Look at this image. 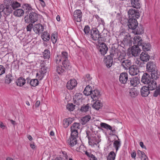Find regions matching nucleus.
Instances as JSON below:
<instances>
[{
	"mask_svg": "<svg viewBox=\"0 0 160 160\" xmlns=\"http://www.w3.org/2000/svg\"><path fill=\"white\" fill-rule=\"evenodd\" d=\"M130 18H138L140 17V14L137 10L135 9L131 8L128 12Z\"/></svg>",
	"mask_w": 160,
	"mask_h": 160,
	"instance_id": "10",
	"label": "nucleus"
},
{
	"mask_svg": "<svg viewBox=\"0 0 160 160\" xmlns=\"http://www.w3.org/2000/svg\"><path fill=\"white\" fill-rule=\"evenodd\" d=\"M116 154L113 151L111 152L108 156V160H114L115 158Z\"/></svg>",
	"mask_w": 160,
	"mask_h": 160,
	"instance_id": "42",
	"label": "nucleus"
},
{
	"mask_svg": "<svg viewBox=\"0 0 160 160\" xmlns=\"http://www.w3.org/2000/svg\"><path fill=\"white\" fill-rule=\"evenodd\" d=\"M25 83V80L22 77H20L16 81L17 84L18 86H22Z\"/></svg>",
	"mask_w": 160,
	"mask_h": 160,
	"instance_id": "37",
	"label": "nucleus"
},
{
	"mask_svg": "<svg viewBox=\"0 0 160 160\" xmlns=\"http://www.w3.org/2000/svg\"><path fill=\"white\" fill-rule=\"evenodd\" d=\"M73 100L74 103L77 105H80L82 100V95L80 93H76L74 96Z\"/></svg>",
	"mask_w": 160,
	"mask_h": 160,
	"instance_id": "11",
	"label": "nucleus"
},
{
	"mask_svg": "<svg viewBox=\"0 0 160 160\" xmlns=\"http://www.w3.org/2000/svg\"><path fill=\"white\" fill-rule=\"evenodd\" d=\"M134 32L137 34H141L144 32V29L142 26H140L138 27H137L135 29Z\"/></svg>",
	"mask_w": 160,
	"mask_h": 160,
	"instance_id": "33",
	"label": "nucleus"
},
{
	"mask_svg": "<svg viewBox=\"0 0 160 160\" xmlns=\"http://www.w3.org/2000/svg\"><path fill=\"white\" fill-rule=\"evenodd\" d=\"M138 92L135 88H132L129 90V95L132 97H135L138 95Z\"/></svg>",
	"mask_w": 160,
	"mask_h": 160,
	"instance_id": "36",
	"label": "nucleus"
},
{
	"mask_svg": "<svg viewBox=\"0 0 160 160\" xmlns=\"http://www.w3.org/2000/svg\"><path fill=\"white\" fill-rule=\"evenodd\" d=\"M148 86L147 87L150 90H153L157 88V83L156 81L152 80L148 84Z\"/></svg>",
	"mask_w": 160,
	"mask_h": 160,
	"instance_id": "26",
	"label": "nucleus"
},
{
	"mask_svg": "<svg viewBox=\"0 0 160 160\" xmlns=\"http://www.w3.org/2000/svg\"><path fill=\"white\" fill-rule=\"evenodd\" d=\"M90 30V28L88 26H86L84 29V31L86 34H88Z\"/></svg>",
	"mask_w": 160,
	"mask_h": 160,
	"instance_id": "60",
	"label": "nucleus"
},
{
	"mask_svg": "<svg viewBox=\"0 0 160 160\" xmlns=\"http://www.w3.org/2000/svg\"><path fill=\"white\" fill-rule=\"evenodd\" d=\"M132 6L135 8H139L141 7L139 0H131Z\"/></svg>",
	"mask_w": 160,
	"mask_h": 160,
	"instance_id": "27",
	"label": "nucleus"
},
{
	"mask_svg": "<svg viewBox=\"0 0 160 160\" xmlns=\"http://www.w3.org/2000/svg\"><path fill=\"white\" fill-rule=\"evenodd\" d=\"M138 25L137 21L135 18H130L128 20V25L130 29L134 30L137 27Z\"/></svg>",
	"mask_w": 160,
	"mask_h": 160,
	"instance_id": "8",
	"label": "nucleus"
},
{
	"mask_svg": "<svg viewBox=\"0 0 160 160\" xmlns=\"http://www.w3.org/2000/svg\"><path fill=\"white\" fill-rule=\"evenodd\" d=\"M47 68L45 66H42L40 70L39 71L41 73H42L44 74H45L47 72Z\"/></svg>",
	"mask_w": 160,
	"mask_h": 160,
	"instance_id": "57",
	"label": "nucleus"
},
{
	"mask_svg": "<svg viewBox=\"0 0 160 160\" xmlns=\"http://www.w3.org/2000/svg\"><path fill=\"white\" fill-rule=\"evenodd\" d=\"M91 118L90 115H86L82 118L80 122L82 124L84 125L90 120Z\"/></svg>",
	"mask_w": 160,
	"mask_h": 160,
	"instance_id": "38",
	"label": "nucleus"
},
{
	"mask_svg": "<svg viewBox=\"0 0 160 160\" xmlns=\"http://www.w3.org/2000/svg\"><path fill=\"white\" fill-rule=\"evenodd\" d=\"M10 0H5V3H6V2H7L5 7L2 4H0V5L2 6V11H3L4 14L7 15H8L11 13L13 10L11 6V4L10 3Z\"/></svg>",
	"mask_w": 160,
	"mask_h": 160,
	"instance_id": "5",
	"label": "nucleus"
},
{
	"mask_svg": "<svg viewBox=\"0 0 160 160\" xmlns=\"http://www.w3.org/2000/svg\"><path fill=\"white\" fill-rule=\"evenodd\" d=\"M92 91L91 87L88 86L85 88L83 91V93L86 96L91 95Z\"/></svg>",
	"mask_w": 160,
	"mask_h": 160,
	"instance_id": "34",
	"label": "nucleus"
},
{
	"mask_svg": "<svg viewBox=\"0 0 160 160\" xmlns=\"http://www.w3.org/2000/svg\"><path fill=\"white\" fill-rule=\"evenodd\" d=\"M5 69L3 66L0 65V75L4 73L5 72Z\"/></svg>",
	"mask_w": 160,
	"mask_h": 160,
	"instance_id": "58",
	"label": "nucleus"
},
{
	"mask_svg": "<svg viewBox=\"0 0 160 160\" xmlns=\"http://www.w3.org/2000/svg\"><path fill=\"white\" fill-rule=\"evenodd\" d=\"M50 54L49 50H45L43 52V57L44 59H48L50 57Z\"/></svg>",
	"mask_w": 160,
	"mask_h": 160,
	"instance_id": "44",
	"label": "nucleus"
},
{
	"mask_svg": "<svg viewBox=\"0 0 160 160\" xmlns=\"http://www.w3.org/2000/svg\"><path fill=\"white\" fill-rule=\"evenodd\" d=\"M89 139V143H91V144H93L97 145V144H98L101 141V139H100V137L98 136L97 137H92V139L90 140Z\"/></svg>",
	"mask_w": 160,
	"mask_h": 160,
	"instance_id": "25",
	"label": "nucleus"
},
{
	"mask_svg": "<svg viewBox=\"0 0 160 160\" xmlns=\"http://www.w3.org/2000/svg\"><path fill=\"white\" fill-rule=\"evenodd\" d=\"M151 78L149 74L145 73L142 77L141 81L144 84H148L151 81Z\"/></svg>",
	"mask_w": 160,
	"mask_h": 160,
	"instance_id": "23",
	"label": "nucleus"
},
{
	"mask_svg": "<svg viewBox=\"0 0 160 160\" xmlns=\"http://www.w3.org/2000/svg\"><path fill=\"white\" fill-rule=\"evenodd\" d=\"M23 8L25 10V12L26 13H28L31 10L32 8L30 5L28 4H25L23 6Z\"/></svg>",
	"mask_w": 160,
	"mask_h": 160,
	"instance_id": "48",
	"label": "nucleus"
},
{
	"mask_svg": "<svg viewBox=\"0 0 160 160\" xmlns=\"http://www.w3.org/2000/svg\"><path fill=\"white\" fill-rule=\"evenodd\" d=\"M146 68L147 71L150 72L157 69L155 64L151 61L147 63Z\"/></svg>",
	"mask_w": 160,
	"mask_h": 160,
	"instance_id": "18",
	"label": "nucleus"
},
{
	"mask_svg": "<svg viewBox=\"0 0 160 160\" xmlns=\"http://www.w3.org/2000/svg\"><path fill=\"white\" fill-rule=\"evenodd\" d=\"M139 145L140 146L143 148H144L145 149H146V147L144 145L143 142H140L139 143Z\"/></svg>",
	"mask_w": 160,
	"mask_h": 160,
	"instance_id": "63",
	"label": "nucleus"
},
{
	"mask_svg": "<svg viewBox=\"0 0 160 160\" xmlns=\"http://www.w3.org/2000/svg\"><path fill=\"white\" fill-rule=\"evenodd\" d=\"M91 78H92L90 77V75L87 74L86 75L85 80L88 82H90V81Z\"/></svg>",
	"mask_w": 160,
	"mask_h": 160,
	"instance_id": "61",
	"label": "nucleus"
},
{
	"mask_svg": "<svg viewBox=\"0 0 160 160\" xmlns=\"http://www.w3.org/2000/svg\"><path fill=\"white\" fill-rule=\"evenodd\" d=\"M134 45L132 46L130 51V53L132 56L134 57L138 56L140 54L141 50L137 44H134Z\"/></svg>",
	"mask_w": 160,
	"mask_h": 160,
	"instance_id": "7",
	"label": "nucleus"
},
{
	"mask_svg": "<svg viewBox=\"0 0 160 160\" xmlns=\"http://www.w3.org/2000/svg\"><path fill=\"white\" fill-rule=\"evenodd\" d=\"M56 71L59 74H62L65 72V70L62 68V66L57 67Z\"/></svg>",
	"mask_w": 160,
	"mask_h": 160,
	"instance_id": "45",
	"label": "nucleus"
},
{
	"mask_svg": "<svg viewBox=\"0 0 160 160\" xmlns=\"http://www.w3.org/2000/svg\"><path fill=\"white\" fill-rule=\"evenodd\" d=\"M102 106V103L99 100H97L92 105V107L97 110H99Z\"/></svg>",
	"mask_w": 160,
	"mask_h": 160,
	"instance_id": "30",
	"label": "nucleus"
},
{
	"mask_svg": "<svg viewBox=\"0 0 160 160\" xmlns=\"http://www.w3.org/2000/svg\"><path fill=\"white\" fill-rule=\"evenodd\" d=\"M75 105H73L72 103H69L67 105V109L69 111H72L74 109Z\"/></svg>",
	"mask_w": 160,
	"mask_h": 160,
	"instance_id": "51",
	"label": "nucleus"
},
{
	"mask_svg": "<svg viewBox=\"0 0 160 160\" xmlns=\"http://www.w3.org/2000/svg\"><path fill=\"white\" fill-rule=\"evenodd\" d=\"M33 29L35 33L40 34L43 31L44 28L41 24L38 23L34 24Z\"/></svg>",
	"mask_w": 160,
	"mask_h": 160,
	"instance_id": "13",
	"label": "nucleus"
},
{
	"mask_svg": "<svg viewBox=\"0 0 160 160\" xmlns=\"http://www.w3.org/2000/svg\"><path fill=\"white\" fill-rule=\"evenodd\" d=\"M100 95L99 91L97 89H95L92 91L91 97L93 101H95L98 99Z\"/></svg>",
	"mask_w": 160,
	"mask_h": 160,
	"instance_id": "19",
	"label": "nucleus"
},
{
	"mask_svg": "<svg viewBox=\"0 0 160 160\" xmlns=\"http://www.w3.org/2000/svg\"><path fill=\"white\" fill-rule=\"evenodd\" d=\"M150 90L146 86H143L141 89V93L142 97H147L150 93Z\"/></svg>",
	"mask_w": 160,
	"mask_h": 160,
	"instance_id": "24",
	"label": "nucleus"
},
{
	"mask_svg": "<svg viewBox=\"0 0 160 160\" xmlns=\"http://www.w3.org/2000/svg\"><path fill=\"white\" fill-rule=\"evenodd\" d=\"M71 137H73V138H75L77 137L78 135V132L77 130H71Z\"/></svg>",
	"mask_w": 160,
	"mask_h": 160,
	"instance_id": "54",
	"label": "nucleus"
},
{
	"mask_svg": "<svg viewBox=\"0 0 160 160\" xmlns=\"http://www.w3.org/2000/svg\"><path fill=\"white\" fill-rule=\"evenodd\" d=\"M33 25L32 24H29L26 28V29L27 31L31 32L33 28Z\"/></svg>",
	"mask_w": 160,
	"mask_h": 160,
	"instance_id": "59",
	"label": "nucleus"
},
{
	"mask_svg": "<svg viewBox=\"0 0 160 160\" xmlns=\"http://www.w3.org/2000/svg\"><path fill=\"white\" fill-rule=\"evenodd\" d=\"M62 58L60 55H57L55 58V61L57 63L59 64L62 60Z\"/></svg>",
	"mask_w": 160,
	"mask_h": 160,
	"instance_id": "56",
	"label": "nucleus"
},
{
	"mask_svg": "<svg viewBox=\"0 0 160 160\" xmlns=\"http://www.w3.org/2000/svg\"><path fill=\"white\" fill-rule=\"evenodd\" d=\"M80 124L79 123H74L71 127V130H76L79 129Z\"/></svg>",
	"mask_w": 160,
	"mask_h": 160,
	"instance_id": "40",
	"label": "nucleus"
},
{
	"mask_svg": "<svg viewBox=\"0 0 160 160\" xmlns=\"http://www.w3.org/2000/svg\"><path fill=\"white\" fill-rule=\"evenodd\" d=\"M24 13L23 10L21 9H18L16 10L14 12V15L18 17H20L22 16Z\"/></svg>",
	"mask_w": 160,
	"mask_h": 160,
	"instance_id": "31",
	"label": "nucleus"
},
{
	"mask_svg": "<svg viewBox=\"0 0 160 160\" xmlns=\"http://www.w3.org/2000/svg\"><path fill=\"white\" fill-rule=\"evenodd\" d=\"M155 89H156V90L154 92L153 96L155 97H157L160 94V85H159L157 88Z\"/></svg>",
	"mask_w": 160,
	"mask_h": 160,
	"instance_id": "49",
	"label": "nucleus"
},
{
	"mask_svg": "<svg viewBox=\"0 0 160 160\" xmlns=\"http://www.w3.org/2000/svg\"><path fill=\"white\" fill-rule=\"evenodd\" d=\"M138 151H139L141 154H142V157H143L144 158H144H147V157L146 156V155L145 154V153L143 152H142L140 150H139L138 151V152H139Z\"/></svg>",
	"mask_w": 160,
	"mask_h": 160,
	"instance_id": "62",
	"label": "nucleus"
},
{
	"mask_svg": "<svg viewBox=\"0 0 160 160\" xmlns=\"http://www.w3.org/2000/svg\"><path fill=\"white\" fill-rule=\"evenodd\" d=\"M41 37L43 40L45 41H48L50 39V34L47 32H43Z\"/></svg>",
	"mask_w": 160,
	"mask_h": 160,
	"instance_id": "32",
	"label": "nucleus"
},
{
	"mask_svg": "<svg viewBox=\"0 0 160 160\" xmlns=\"http://www.w3.org/2000/svg\"><path fill=\"white\" fill-rule=\"evenodd\" d=\"M98 50L102 55H104L108 51V48L105 43H102L99 45Z\"/></svg>",
	"mask_w": 160,
	"mask_h": 160,
	"instance_id": "9",
	"label": "nucleus"
},
{
	"mask_svg": "<svg viewBox=\"0 0 160 160\" xmlns=\"http://www.w3.org/2000/svg\"><path fill=\"white\" fill-rule=\"evenodd\" d=\"M39 83L37 79H32L30 82V84L31 85L35 87L38 85Z\"/></svg>",
	"mask_w": 160,
	"mask_h": 160,
	"instance_id": "47",
	"label": "nucleus"
},
{
	"mask_svg": "<svg viewBox=\"0 0 160 160\" xmlns=\"http://www.w3.org/2000/svg\"><path fill=\"white\" fill-rule=\"evenodd\" d=\"M77 84L76 80L74 79H72L68 82L67 87L68 89L72 90L76 86Z\"/></svg>",
	"mask_w": 160,
	"mask_h": 160,
	"instance_id": "14",
	"label": "nucleus"
},
{
	"mask_svg": "<svg viewBox=\"0 0 160 160\" xmlns=\"http://www.w3.org/2000/svg\"><path fill=\"white\" fill-rule=\"evenodd\" d=\"M123 42L126 46H130L132 45V42L131 40L129 37H128L127 35H126L125 37L123 40Z\"/></svg>",
	"mask_w": 160,
	"mask_h": 160,
	"instance_id": "29",
	"label": "nucleus"
},
{
	"mask_svg": "<svg viewBox=\"0 0 160 160\" xmlns=\"http://www.w3.org/2000/svg\"><path fill=\"white\" fill-rule=\"evenodd\" d=\"M118 58L121 66L125 70H128L131 66V61L126 58V54L124 52H118Z\"/></svg>",
	"mask_w": 160,
	"mask_h": 160,
	"instance_id": "1",
	"label": "nucleus"
},
{
	"mask_svg": "<svg viewBox=\"0 0 160 160\" xmlns=\"http://www.w3.org/2000/svg\"><path fill=\"white\" fill-rule=\"evenodd\" d=\"M140 60L143 62H146L149 59L150 56L146 52H142L140 56Z\"/></svg>",
	"mask_w": 160,
	"mask_h": 160,
	"instance_id": "20",
	"label": "nucleus"
},
{
	"mask_svg": "<svg viewBox=\"0 0 160 160\" xmlns=\"http://www.w3.org/2000/svg\"><path fill=\"white\" fill-rule=\"evenodd\" d=\"M10 4H11V6L13 9V10L15 9L16 8L20 6V4L17 2H14L12 3V2H10Z\"/></svg>",
	"mask_w": 160,
	"mask_h": 160,
	"instance_id": "43",
	"label": "nucleus"
},
{
	"mask_svg": "<svg viewBox=\"0 0 160 160\" xmlns=\"http://www.w3.org/2000/svg\"><path fill=\"white\" fill-rule=\"evenodd\" d=\"M118 52H114V53H112L110 55L108 56L106 58H105L104 59V62L106 66L108 68H110L113 63V58L116 59L117 58Z\"/></svg>",
	"mask_w": 160,
	"mask_h": 160,
	"instance_id": "3",
	"label": "nucleus"
},
{
	"mask_svg": "<svg viewBox=\"0 0 160 160\" xmlns=\"http://www.w3.org/2000/svg\"><path fill=\"white\" fill-rule=\"evenodd\" d=\"M157 69L151 72V76L152 78L157 79L159 77V74L158 73Z\"/></svg>",
	"mask_w": 160,
	"mask_h": 160,
	"instance_id": "35",
	"label": "nucleus"
},
{
	"mask_svg": "<svg viewBox=\"0 0 160 160\" xmlns=\"http://www.w3.org/2000/svg\"><path fill=\"white\" fill-rule=\"evenodd\" d=\"M62 64L64 67L67 69H69L71 67L70 64L68 59H65L62 61Z\"/></svg>",
	"mask_w": 160,
	"mask_h": 160,
	"instance_id": "39",
	"label": "nucleus"
},
{
	"mask_svg": "<svg viewBox=\"0 0 160 160\" xmlns=\"http://www.w3.org/2000/svg\"><path fill=\"white\" fill-rule=\"evenodd\" d=\"M82 13L81 10H77L73 13L74 20L77 22H80L81 21L82 18Z\"/></svg>",
	"mask_w": 160,
	"mask_h": 160,
	"instance_id": "12",
	"label": "nucleus"
},
{
	"mask_svg": "<svg viewBox=\"0 0 160 160\" xmlns=\"http://www.w3.org/2000/svg\"><path fill=\"white\" fill-rule=\"evenodd\" d=\"M62 58V61L65 59H68V54L66 52H62L61 54L60 55Z\"/></svg>",
	"mask_w": 160,
	"mask_h": 160,
	"instance_id": "50",
	"label": "nucleus"
},
{
	"mask_svg": "<svg viewBox=\"0 0 160 160\" xmlns=\"http://www.w3.org/2000/svg\"><path fill=\"white\" fill-rule=\"evenodd\" d=\"M128 69H129V73L132 76L137 75L139 72L138 69L135 65L131 66Z\"/></svg>",
	"mask_w": 160,
	"mask_h": 160,
	"instance_id": "15",
	"label": "nucleus"
},
{
	"mask_svg": "<svg viewBox=\"0 0 160 160\" xmlns=\"http://www.w3.org/2000/svg\"><path fill=\"white\" fill-rule=\"evenodd\" d=\"M113 145L116 148V152L117 151L120 146V142L118 140L115 141L113 143Z\"/></svg>",
	"mask_w": 160,
	"mask_h": 160,
	"instance_id": "52",
	"label": "nucleus"
},
{
	"mask_svg": "<svg viewBox=\"0 0 160 160\" xmlns=\"http://www.w3.org/2000/svg\"><path fill=\"white\" fill-rule=\"evenodd\" d=\"M128 81H129V84L133 87L136 86L139 83V79L136 77L130 78Z\"/></svg>",
	"mask_w": 160,
	"mask_h": 160,
	"instance_id": "17",
	"label": "nucleus"
},
{
	"mask_svg": "<svg viewBox=\"0 0 160 160\" xmlns=\"http://www.w3.org/2000/svg\"><path fill=\"white\" fill-rule=\"evenodd\" d=\"M100 125L101 127L102 128H103L107 129L110 130L112 131V134L114 135L115 133L116 128L115 127H112L109 125L103 122L101 123Z\"/></svg>",
	"mask_w": 160,
	"mask_h": 160,
	"instance_id": "16",
	"label": "nucleus"
},
{
	"mask_svg": "<svg viewBox=\"0 0 160 160\" xmlns=\"http://www.w3.org/2000/svg\"><path fill=\"white\" fill-rule=\"evenodd\" d=\"M12 78L11 74L7 75L5 77V82L7 84L10 83L12 81Z\"/></svg>",
	"mask_w": 160,
	"mask_h": 160,
	"instance_id": "41",
	"label": "nucleus"
},
{
	"mask_svg": "<svg viewBox=\"0 0 160 160\" xmlns=\"http://www.w3.org/2000/svg\"><path fill=\"white\" fill-rule=\"evenodd\" d=\"M89 108V106L88 104L83 105L81 107L80 110L82 112H86L88 110Z\"/></svg>",
	"mask_w": 160,
	"mask_h": 160,
	"instance_id": "46",
	"label": "nucleus"
},
{
	"mask_svg": "<svg viewBox=\"0 0 160 160\" xmlns=\"http://www.w3.org/2000/svg\"><path fill=\"white\" fill-rule=\"evenodd\" d=\"M40 101L38 100L37 101L36 103L35 104V106L36 107H39V106L40 105Z\"/></svg>",
	"mask_w": 160,
	"mask_h": 160,
	"instance_id": "64",
	"label": "nucleus"
},
{
	"mask_svg": "<svg viewBox=\"0 0 160 160\" xmlns=\"http://www.w3.org/2000/svg\"><path fill=\"white\" fill-rule=\"evenodd\" d=\"M73 121L72 118H68L64 119L63 122V126L65 128H67L72 123Z\"/></svg>",
	"mask_w": 160,
	"mask_h": 160,
	"instance_id": "28",
	"label": "nucleus"
},
{
	"mask_svg": "<svg viewBox=\"0 0 160 160\" xmlns=\"http://www.w3.org/2000/svg\"><path fill=\"white\" fill-rule=\"evenodd\" d=\"M128 79V75L126 72L122 73L120 76L119 80L120 82L123 84L126 83Z\"/></svg>",
	"mask_w": 160,
	"mask_h": 160,
	"instance_id": "21",
	"label": "nucleus"
},
{
	"mask_svg": "<svg viewBox=\"0 0 160 160\" xmlns=\"http://www.w3.org/2000/svg\"><path fill=\"white\" fill-rule=\"evenodd\" d=\"M67 142L68 145L74 150L79 152L80 146L78 144L76 138L70 137Z\"/></svg>",
	"mask_w": 160,
	"mask_h": 160,
	"instance_id": "4",
	"label": "nucleus"
},
{
	"mask_svg": "<svg viewBox=\"0 0 160 160\" xmlns=\"http://www.w3.org/2000/svg\"><path fill=\"white\" fill-rule=\"evenodd\" d=\"M51 40L53 43H55L57 41V35L54 34H52L51 35Z\"/></svg>",
	"mask_w": 160,
	"mask_h": 160,
	"instance_id": "55",
	"label": "nucleus"
},
{
	"mask_svg": "<svg viewBox=\"0 0 160 160\" xmlns=\"http://www.w3.org/2000/svg\"><path fill=\"white\" fill-rule=\"evenodd\" d=\"M134 44H137L138 46H141L144 51H148L150 49V45L149 43H145L139 36H135L133 38Z\"/></svg>",
	"mask_w": 160,
	"mask_h": 160,
	"instance_id": "2",
	"label": "nucleus"
},
{
	"mask_svg": "<svg viewBox=\"0 0 160 160\" xmlns=\"http://www.w3.org/2000/svg\"><path fill=\"white\" fill-rule=\"evenodd\" d=\"M44 74L41 73L40 71L37 72L36 74V76L38 79L41 80L43 78Z\"/></svg>",
	"mask_w": 160,
	"mask_h": 160,
	"instance_id": "53",
	"label": "nucleus"
},
{
	"mask_svg": "<svg viewBox=\"0 0 160 160\" xmlns=\"http://www.w3.org/2000/svg\"><path fill=\"white\" fill-rule=\"evenodd\" d=\"M91 37L92 40L94 41L98 40L99 42L100 41L101 36L98 30L96 28L92 29L91 32Z\"/></svg>",
	"mask_w": 160,
	"mask_h": 160,
	"instance_id": "6",
	"label": "nucleus"
},
{
	"mask_svg": "<svg viewBox=\"0 0 160 160\" xmlns=\"http://www.w3.org/2000/svg\"><path fill=\"white\" fill-rule=\"evenodd\" d=\"M38 16L36 13L32 12L30 13L29 19L31 23H34L38 20Z\"/></svg>",
	"mask_w": 160,
	"mask_h": 160,
	"instance_id": "22",
	"label": "nucleus"
}]
</instances>
